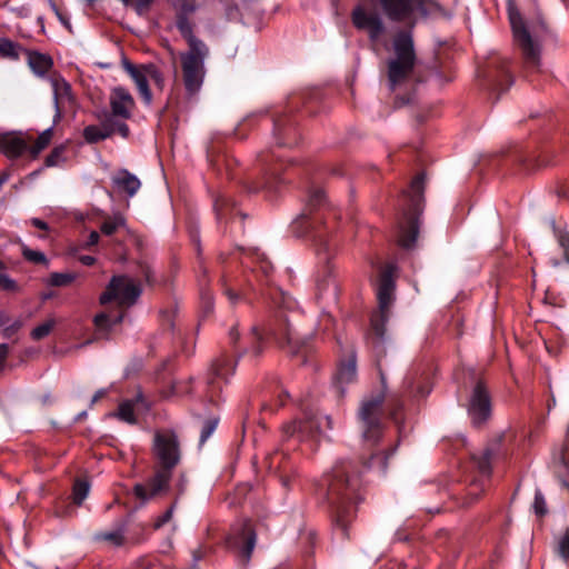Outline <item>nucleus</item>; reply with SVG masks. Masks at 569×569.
I'll list each match as a JSON object with an SVG mask.
<instances>
[{
    "instance_id": "nucleus-48",
    "label": "nucleus",
    "mask_w": 569,
    "mask_h": 569,
    "mask_svg": "<svg viewBox=\"0 0 569 569\" xmlns=\"http://www.w3.org/2000/svg\"><path fill=\"white\" fill-rule=\"evenodd\" d=\"M558 553L565 561H569V530L558 540Z\"/></svg>"
},
{
    "instance_id": "nucleus-26",
    "label": "nucleus",
    "mask_w": 569,
    "mask_h": 569,
    "mask_svg": "<svg viewBox=\"0 0 569 569\" xmlns=\"http://www.w3.org/2000/svg\"><path fill=\"white\" fill-rule=\"evenodd\" d=\"M114 133V128L110 124V120H102L101 126H88L83 129V138L88 143H97Z\"/></svg>"
},
{
    "instance_id": "nucleus-36",
    "label": "nucleus",
    "mask_w": 569,
    "mask_h": 569,
    "mask_svg": "<svg viewBox=\"0 0 569 569\" xmlns=\"http://www.w3.org/2000/svg\"><path fill=\"white\" fill-rule=\"evenodd\" d=\"M97 541L108 542L112 546L120 547L124 543V536L122 530L111 532H98L94 536Z\"/></svg>"
},
{
    "instance_id": "nucleus-23",
    "label": "nucleus",
    "mask_w": 569,
    "mask_h": 569,
    "mask_svg": "<svg viewBox=\"0 0 569 569\" xmlns=\"http://www.w3.org/2000/svg\"><path fill=\"white\" fill-rule=\"evenodd\" d=\"M111 181L119 191L126 192L129 197H133L141 187L140 180L127 169L118 170L111 177Z\"/></svg>"
},
{
    "instance_id": "nucleus-45",
    "label": "nucleus",
    "mask_w": 569,
    "mask_h": 569,
    "mask_svg": "<svg viewBox=\"0 0 569 569\" xmlns=\"http://www.w3.org/2000/svg\"><path fill=\"white\" fill-rule=\"evenodd\" d=\"M556 238L559 247L563 251V259L567 263H569V231L559 230L556 233Z\"/></svg>"
},
{
    "instance_id": "nucleus-20",
    "label": "nucleus",
    "mask_w": 569,
    "mask_h": 569,
    "mask_svg": "<svg viewBox=\"0 0 569 569\" xmlns=\"http://www.w3.org/2000/svg\"><path fill=\"white\" fill-rule=\"evenodd\" d=\"M233 368L234 363L232 359L228 357H221L212 363L208 380L212 397L221 390V381H227V377L233 372Z\"/></svg>"
},
{
    "instance_id": "nucleus-1",
    "label": "nucleus",
    "mask_w": 569,
    "mask_h": 569,
    "mask_svg": "<svg viewBox=\"0 0 569 569\" xmlns=\"http://www.w3.org/2000/svg\"><path fill=\"white\" fill-rule=\"evenodd\" d=\"M152 451L158 463L154 475L146 483H137L133 487L136 498L142 502L152 500L168 491L172 470L180 460L177 435L172 430L157 431L153 437Z\"/></svg>"
},
{
    "instance_id": "nucleus-49",
    "label": "nucleus",
    "mask_w": 569,
    "mask_h": 569,
    "mask_svg": "<svg viewBox=\"0 0 569 569\" xmlns=\"http://www.w3.org/2000/svg\"><path fill=\"white\" fill-rule=\"evenodd\" d=\"M63 153H64V147H62V146L56 147L50 152V154L47 156L46 166L47 167L57 166L61 161Z\"/></svg>"
},
{
    "instance_id": "nucleus-27",
    "label": "nucleus",
    "mask_w": 569,
    "mask_h": 569,
    "mask_svg": "<svg viewBox=\"0 0 569 569\" xmlns=\"http://www.w3.org/2000/svg\"><path fill=\"white\" fill-rule=\"evenodd\" d=\"M177 28L182 36V38L187 41L189 49L188 50H194L198 51L199 48H206L203 41L198 39L193 34V26L184 16H179L177 20Z\"/></svg>"
},
{
    "instance_id": "nucleus-34",
    "label": "nucleus",
    "mask_w": 569,
    "mask_h": 569,
    "mask_svg": "<svg viewBox=\"0 0 569 569\" xmlns=\"http://www.w3.org/2000/svg\"><path fill=\"white\" fill-rule=\"evenodd\" d=\"M52 138V130L51 129H47L44 130L36 140V142L33 143V146H31L30 148L28 147V150L31 154L32 158H37L38 154L48 147V144L50 143V140Z\"/></svg>"
},
{
    "instance_id": "nucleus-53",
    "label": "nucleus",
    "mask_w": 569,
    "mask_h": 569,
    "mask_svg": "<svg viewBox=\"0 0 569 569\" xmlns=\"http://www.w3.org/2000/svg\"><path fill=\"white\" fill-rule=\"evenodd\" d=\"M173 507H174V505H172L162 516L157 518V520L153 523V528L156 530L160 529L163 525H166L171 519L172 512H173Z\"/></svg>"
},
{
    "instance_id": "nucleus-19",
    "label": "nucleus",
    "mask_w": 569,
    "mask_h": 569,
    "mask_svg": "<svg viewBox=\"0 0 569 569\" xmlns=\"http://www.w3.org/2000/svg\"><path fill=\"white\" fill-rule=\"evenodd\" d=\"M508 67L509 60L501 57L493 58L488 64L489 81L500 92L506 91L512 83Z\"/></svg>"
},
{
    "instance_id": "nucleus-62",
    "label": "nucleus",
    "mask_w": 569,
    "mask_h": 569,
    "mask_svg": "<svg viewBox=\"0 0 569 569\" xmlns=\"http://www.w3.org/2000/svg\"><path fill=\"white\" fill-rule=\"evenodd\" d=\"M409 101H410V98L407 96H397L395 99V106L399 108V107L407 104Z\"/></svg>"
},
{
    "instance_id": "nucleus-43",
    "label": "nucleus",
    "mask_w": 569,
    "mask_h": 569,
    "mask_svg": "<svg viewBox=\"0 0 569 569\" xmlns=\"http://www.w3.org/2000/svg\"><path fill=\"white\" fill-rule=\"evenodd\" d=\"M22 256L26 260L33 262V263H38V264H47L48 263V259L43 252L32 250L26 246L22 247Z\"/></svg>"
},
{
    "instance_id": "nucleus-39",
    "label": "nucleus",
    "mask_w": 569,
    "mask_h": 569,
    "mask_svg": "<svg viewBox=\"0 0 569 569\" xmlns=\"http://www.w3.org/2000/svg\"><path fill=\"white\" fill-rule=\"evenodd\" d=\"M0 58L18 59V46L9 39L0 38Z\"/></svg>"
},
{
    "instance_id": "nucleus-12",
    "label": "nucleus",
    "mask_w": 569,
    "mask_h": 569,
    "mask_svg": "<svg viewBox=\"0 0 569 569\" xmlns=\"http://www.w3.org/2000/svg\"><path fill=\"white\" fill-rule=\"evenodd\" d=\"M468 415L476 427L483 425L491 416V396L482 380H478L470 393Z\"/></svg>"
},
{
    "instance_id": "nucleus-9",
    "label": "nucleus",
    "mask_w": 569,
    "mask_h": 569,
    "mask_svg": "<svg viewBox=\"0 0 569 569\" xmlns=\"http://www.w3.org/2000/svg\"><path fill=\"white\" fill-rule=\"evenodd\" d=\"M209 53L208 47L198 51L188 50L180 53L182 81L189 96L196 94L202 86L204 78V59Z\"/></svg>"
},
{
    "instance_id": "nucleus-47",
    "label": "nucleus",
    "mask_w": 569,
    "mask_h": 569,
    "mask_svg": "<svg viewBox=\"0 0 569 569\" xmlns=\"http://www.w3.org/2000/svg\"><path fill=\"white\" fill-rule=\"evenodd\" d=\"M217 425V419H208L204 421L200 433V445H203L208 440V438L214 432Z\"/></svg>"
},
{
    "instance_id": "nucleus-31",
    "label": "nucleus",
    "mask_w": 569,
    "mask_h": 569,
    "mask_svg": "<svg viewBox=\"0 0 569 569\" xmlns=\"http://www.w3.org/2000/svg\"><path fill=\"white\" fill-rule=\"evenodd\" d=\"M56 325L57 320L54 318H48L42 323L33 328V330L30 332V337L34 341L42 340L50 335Z\"/></svg>"
},
{
    "instance_id": "nucleus-56",
    "label": "nucleus",
    "mask_w": 569,
    "mask_h": 569,
    "mask_svg": "<svg viewBox=\"0 0 569 569\" xmlns=\"http://www.w3.org/2000/svg\"><path fill=\"white\" fill-rule=\"evenodd\" d=\"M141 273L143 274L144 280H146V282L148 284L152 286L154 283L153 271L150 268V266L142 264L141 266Z\"/></svg>"
},
{
    "instance_id": "nucleus-35",
    "label": "nucleus",
    "mask_w": 569,
    "mask_h": 569,
    "mask_svg": "<svg viewBox=\"0 0 569 569\" xmlns=\"http://www.w3.org/2000/svg\"><path fill=\"white\" fill-rule=\"evenodd\" d=\"M90 486L86 480L77 479L72 489V501L80 506L89 493Z\"/></svg>"
},
{
    "instance_id": "nucleus-17",
    "label": "nucleus",
    "mask_w": 569,
    "mask_h": 569,
    "mask_svg": "<svg viewBox=\"0 0 569 569\" xmlns=\"http://www.w3.org/2000/svg\"><path fill=\"white\" fill-rule=\"evenodd\" d=\"M53 89V101L56 108L54 121L62 118L64 110L72 107L74 98L71 92V86L59 74H53L50 78Z\"/></svg>"
},
{
    "instance_id": "nucleus-21",
    "label": "nucleus",
    "mask_w": 569,
    "mask_h": 569,
    "mask_svg": "<svg viewBox=\"0 0 569 569\" xmlns=\"http://www.w3.org/2000/svg\"><path fill=\"white\" fill-rule=\"evenodd\" d=\"M28 150V141L21 133H3L0 136V151L8 158H18Z\"/></svg>"
},
{
    "instance_id": "nucleus-7",
    "label": "nucleus",
    "mask_w": 569,
    "mask_h": 569,
    "mask_svg": "<svg viewBox=\"0 0 569 569\" xmlns=\"http://www.w3.org/2000/svg\"><path fill=\"white\" fill-rule=\"evenodd\" d=\"M425 174L417 176L409 190L410 211L406 213V224L401 226L398 242L402 248L410 249L418 237V213L422 210Z\"/></svg>"
},
{
    "instance_id": "nucleus-63",
    "label": "nucleus",
    "mask_w": 569,
    "mask_h": 569,
    "mask_svg": "<svg viewBox=\"0 0 569 569\" xmlns=\"http://www.w3.org/2000/svg\"><path fill=\"white\" fill-rule=\"evenodd\" d=\"M107 395L106 389H99L91 399V405H94L97 401L102 399Z\"/></svg>"
},
{
    "instance_id": "nucleus-37",
    "label": "nucleus",
    "mask_w": 569,
    "mask_h": 569,
    "mask_svg": "<svg viewBox=\"0 0 569 569\" xmlns=\"http://www.w3.org/2000/svg\"><path fill=\"white\" fill-rule=\"evenodd\" d=\"M552 463L558 475H561L568 468L569 458L567 457L566 446L562 445L557 451H555Z\"/></svg>"
},
{
    "instance_id": "nucleus-60",
    "label": "nucleus",
    "mask_w": 569,
    "mask_h": 569,
    "mask_svg": "<svg viewBox=\"0 0 569 569\" xmlns=\"http://www.w3.org/2000/svg\"><path fill=\"white\" fill-rule=\"evenodd\" d=\"M9 352V347L6 343L0 345V368L2 367L4 360L7 359Z\"/></svg>"
},
{
    "instance_id": "nucleus-14",
    "label": "nucleus",
    "mask_w": 569,
    "mask_h": 569,
    "mask_svg": "<svg viewBox=\"0 0 569 569\" xmlns=\"http://www.w3.org/2000/svg\"><path fill=\"white\" fill-rule=\"evenodd\" d=\"M298 317L296 312L289 317L283 311H279L276 316L277 326L272 329V335L289 346L298 347L302 345L303 336L295 327V321Z\"/></svg>"
},
{
    "instance_id": "nucleus-55",
    "label": "nucleus",
    "mask_w": 569,
    "mask_h": 569,
    "mask_svg": "<svg viewBox=\"0 0 569 569\" xmlns=\"http://www.w3.org/2000/svg\"><path fill=\"white\" fill-rule=\"evenodd\" d=\"M153 0H134L133 7L139 14L148 11Z\"/></svg>"
},
{
    "instance_id": "nucleus-38",
    "label": "nucleus",
    "mask_w": 569,
    "mask_h": 569,
    "mask_svg": "<svg viewBox=\"0 0 569 569\" xmlns=\"http://www.w3.org/2000/svg\"><path fill=\"white\" fill-rule=\"evenodd\" d=\"M76 279L74 273L66 272H53L50 274L48 279V284L53 287H66L69 286L71 282H73Z\"/></svg>"
},
{
    "instance_id": "nucleus-6",
    "label": "nucleus",
    "mask_w": 569,
    "mask_h": 569,
    "mask_svg": "<svg viewBox=\"0 0 569 569\" xmlns=\"http://www.w3.org/2000/svg\"><path fill=\"white\" fill-rule=\"evenodd\" d=\"M393 270L392 264H387L381 269L379 274L377 287L379 310L371 316V330L379 339H382L385 336L389 310L393 301Z\"/></svg>"
},
{
    "instance_id": "nucleus-46",
    "label": "nucleus",
    "mask_w": 569,
    "mask_h": 569,
    "mask_svg": "<svg viewBox=\"0 0 569 569\" xmlns=\"http://www.w3.org/2000/svg\"><path fill=\"white\" fill-rule=\"evenodd\" d=\"M147 74L149 80H151L160 90L163 89L164 78L153 64L147 66Z\"/></svg>"
},
{
    "instance_id": "nucleus-15",
    "label": "nucleus",
    "mask_w": 569,
    "mask_h": 569,
    "mask_svg": "<svg viewBox=\"0 0 569 569\" xmlns=\"http://www.w3.org/2000/svg\"><path fill=\"white\" fill-rule=\"evenodd\" d=\"M257 530L250 520H246L230 538V545L238 549L242 560L248 562L256 546Z\"/></svg>"
},
{
    "instance_id": "nucleus-33",
    "label": "nucleus",
    "mask_w": 569,
    "mask_h": 569,
    "mask_svg": "<svg viewBox=\"0 0 569 569\" xmlns=\"http://www.w3.org/2000/svg\"><path fill=\"white\" fill-rule=\"evenodd\" d=\"M284 456L281 452H274L268 458L269 469L274 472H280V479L283 486H288V479L284 472L287 471V467L282 466V459Z\"/></svg>"
},
{
    "instance_id": "nucleus-44",
    "label": "nucleus",
    "mask_w": 569,
    "mask_h": 569,
    "mask_svg": "<svg viewBox=\"0 0 569 569\" xmlns=\"http://www.w3.org/2000/svg\"><path fill=\"white\" fill-rule=\"evenodd\" d=\"M325 200H326V197L321 189L317 188V189L311 190V192L309 194V199H308V204H307L308 209L310 211L317 209L322 203H325Z\"/></svg>"
},
{
    "instance_id": "nucleus-61",
    "label": "nucleus",
    "mask_w": 569,
    "mask_h": 569,
    "mask_svg": "<svg viewBox=\"0 0 569 569\" xmlns=\"http://www.w3.org/2000/svg\"><path fill=\"white\" fill-rule=\"evenodd\" d=\"M202 301L204 303V307H206L207 311H211V309H212V297L208 292L202 293Z\"/></svg>"
},
{
    "instance_id": "nucleus-4",
    "label": "nucleus",
    "mask_w": 569,
    "mask_h": 569,
    "mask_svg": "<svg viewBox=\"0 0 569 569\" xmlns=\"http://www.w3.org/2000/svg\"><path fill=\"white\" fill-rule=\"evenodd\" d=\"M381 8L386 17L395 22L408 23L409 30L417 23L416 14L422 18L439 11L437 2L431 0H372Z\"/></svg>"
},
{
    "instance_id": "nucleus-54",
    "label": "nucleus",
    "mask_w": 569,
    "mask_h": 569,
    "mask_svg": "<svg viewBox=\"0 0 569 569\" xmlns=\"http://www.w3.org/2000/svg\"><path fill=\"white\" fill-rule=\"evenodd\" d=\"M326 272H327L326 277L318 281V288L320 291H326L331 283L335 284V281L331 277L332 271L329 267L327 268Z\"/></svg>"
},
{
    "instance_id": "nucleus-50",
    "label": "nucleus",
    "mask_w": 569,
    "mask_h": 569,
    "mask_svg": "<svg viewBox=\"0 0 569 569\" xmlns=\"http://www.w3.org/2000/svg\"><path fill=\"white\" fill-rule=\"evenodd\" d=\"M533 509L536 515L542 517L547 513V506L543 495L540 491H536Z\"/></svg>"
},
{
    "instance_id": "nucleus-40",
    "label": "nucleus",
    "mask_w": 569,
    "mask_h": 569,
    "mask_svg": "<svg viewBox=\"0 0 569 569\" xmlns=\"http://www.w3.org/2000/svg\"><path fill=\"white\" fill-rule=\"evenodd\" d=\"M391 453H392V451H390V452L383 451V452H379V453H372L368 461H363V467L371 468V467L376 466V463H377L379 466L380 470L382 472H385L387 469L388 458Z\"/></svg>"
},
{
    "instance_id": "nucleus-16",
    "label": "nucleus",
    "mask_w": 569,
    "mask_h": 569,
    "mask_svg": "<svg viewBox=\"0 0 569 569\" xmlns=\"http://www.w3.org/2000/svg\"><path fill=\"white\" fill-rule=\"evenodd\" d=\"M109 104L111 108V116L122 120L130 119L136 107V102L131 93L122 88L114 87L109 96Z\"/></svg>"
},
{
    "instance_id": "nucleus-57",
    "label": "nucleus",
    "mask_w": 569,
    "mask_h": 569,
    "mask_svg": "<svg viewBox=\"0 0 569 569\" xmlns=\"http://www.w3.org/2000/svg\"><path fill=\"white\" fill-rule=\"evenodd\" d=\"M224 293L228 297L231 305H236L237 301L239 300V295L230 288H226Z\"/></svg>"
},
{
    "instance_id": "nucleus-2",
    "label": "nucleus",
    "mask_w": 569,
    "mask_h": 569,
    "mask_svg": "<svg viewBox=\"0 0 569 569\" xmlns=\"http://www.w3.org/2000/svg\"><path fill=\"white\" fill-rule=\"evenodd\" d=\"M350 462H340L333 467L327 478V497L335 508V522L342 536L347 535V525L355 516L353 499L359 488L358 478L351 476Z\"/></svg>"
},
{
    "instance_id": "nucleus-64",
    "label": "nucleus",
    "mask_w": 569,
    "mask_h": 569,
    "mask_svg": "<svg viewBox=\"0 0 569 569\" xmlns=\"http://www.w3.org/2000/svg\"><path fill=\"white\" fill-rule=\"evenodd\" d=\"M80 261H81L84 266H92V264H94L96 259H94V257H92V256H81V257H80Z\"/></svg>"
},
{
    "instance_id": "nucleus-29",
    "label": "nucleus",
    "mask_w": 569,
    "mask_h": 569,
    "mask_svg": "<svg viewBox=\"0 0 569 569\" xmlns=\"http://www.w3.org/2000/svg\"><path fill=\"white\" fill-rule=\"evenodd\" d=\"M28 63L34 73L43 76L52 67V59L43 53L30 52Z\"/></svg>"
},
{
    "instance_id": "nucleus-3",
    "label": "nucleus",
    "mask_w": 569,
    "mask_h": 569,
    "mask_svg": "<svg viewBox=\"0 0 569 569\" xmlns=\"http://www.w3.org/2000/svg\"><path fill=\"white\" fill-rule=\"evenodd\" d=\"M395 57L387 62V78L390 91L407 87L416 66V51L412 31L400 30L393 37Z\"/></svg>"
},
{
    "instance_id": "nucleus-28",
    "label": "nucleus",
    "mask_w": 569,
    "mask_h": 569,
    "mask_svg": "<svg viewBox=\"0 0 569 569\" xmlns=\"http://www.w3.org/2000/svg\"><path fill=\"white\" fill-rule=\"evenodd\" d=\"M122 319H123V313H121V312H118V313H111V312L98 313L93 318V323H94L97 333L100 335V336H106L111 330V328L114 325L120 323L122 321Z\"/></svg>"
},
{
    "instance_id": "nucleus-58",
    "label": "nucleus",
    "mask_w": 569,
    "mask_h": 569,
    "mask_svg": "<svg viewBox=\"0 0 569 569\" xmlns=\"http://www.w3.org/2000/svg\"><path fill=\"white\" fill-rule=\"evenodd\" d=\"M30 223H31L33 227H36V228H38V229H40V230H48V228H49V227H48V224H47V222H44L43 220H41V219H39V218H32V219L30 220Z\"/></svg>"
},
{
    "instance_id": "nucleus-18",
    "label": "nucleus",
    "mask_w": 569,
    "mask_h": 569,
    "mask_svg": "<svg viewBox=\"0 0 569 569\" xmlns=\"http://www.w3.org/2000/svg\"><path fill=\"white\" fill-rule=\"evenodd\" d=\"M150 402L141 391H138L133 399L123 400L119 403L118 411L114 413L121 421L130 425L137 423V413L149 411Z\"/></svg>"
},
{
    "instance_id": "nucleus-24",
    "label": "nucleus",
    "mask_w": 569,
    "mask_h": 569,
    "mask_svg": "<svg viewBox=\"0 0 569 569\" xmlns=\"http://www.w3.org/2000/svg\"><path fill=\"white\" fill-rule=\"evenodd\" d=\"M357 377V365L356 355L353 350H350L346 359L341 360L335 376L336 382L339 385H348L356 380Z\"/></svg>"
},
{
    "instance_id": "nucleus-10",
    "label": "nucleus",
    "mask_w": 569,
    "mask_h": 569,
    "mask_svg": "<svg viewBox=\"0 0 569 569\" xmlns=\"http://www.w3.org/2000/svg\"><path fill=\"white\" fill-rule=\"evenodd\" d=\"M382 405L383 396L377 395L365 399L359 408L363 439L372 446L378 443L382 433Z\"/></svg>"
},
{
    "instance_id": "nucleus-11",
    "label": "nucleus",
    "mask_w": 569,
    "mask_h": 569,
    "mask_svg": "<svg viewBox=\"0 0 569 569\" xmlns=\"http://www.w3.org/2000/svg\"><path fill=\"white\" fill-rule=\"evenodd\" d=\"M142 290L139 283L128 276H114L100 296V303L106 305L112 300L120 307H131L140 297Z\"/></svg>"
},
{
    "instance_id": "nucleus-59",
    "label": "nucleus",
    "mask_w": 569,
    "mask_h": 569,
    "mask_svg": "<svg viewBox=\"0 0 569 569\" xmlns=\"http://www.w3.org/2000/svg\"><path fill=\"white\" fill-rule=\"evenodd\" d=\"M100 236L97 231H91L88 238L87 247L96 246L99 242Z\"/></svg>"
},
{
    "instance_id": "nucleus-13",
    "label": "nucleus",
    "mask_w": 569,
    "mask_h": 569,
    "mask_svg": "<svg viewBox=\"0 0 569 569\" xmlns=\"http://www.w3.org/2000/svg\"><path fill=\"white\" fill-rule=\"evenodd\" d=\"M352 22L357 29L366 30L372 41H377L386 31L382 18L360 6L352 11Z\"/></svg>"
},
{
    "instance_id": "nucleus-30",
    "label": "nucleus",
    "mask_w": 569,
    "mask_h": 569,
    "mask_svg": "<svg viewBox=\"0 0 569 569\" xmlns=\"http://www.w3.org/2000/svg\"><path fill=\"white\" fill-rule=\"evenodd\" d=\"M213 208L216 211V216L218 220H221L229 213L231 214L234 211V203L233 201L226 197V196H219L214 199Z\"/></svg>"
},
{
    "instance_id": "nucleus-8",
    "label": "nucleus",
    "mask_w": 569,
    "mask_h": 569,
    "mask_svg": "<svg viewBox=\"0 0 569 569\" xmlns=\"http://www.w3.org/2000/svg\"><path fill=\"white\" fill-rule=\"evenodd\" d=\"M332 429V420L329 416H319L312 411H305L302 419H295L282 426L281 432L284 440L297 438L305 440L325 435Z\"/></svg>"
},
{
    "instance_id": "nucleus-51",
    "label": "nucleus",
    "mask_w": 569,
    "mask_h": 569,
    "mask_svg": "<svg viewBox=\"0 0 569 569\" xmlns=\"http://www.w3.org/2000/svg\"><path fill=\"white\" fill-rule=\"evenodd\" d=\"M491 451L486 450L483 455L478 460V468L481 473L489 475L491 471L490 460H491Z\"/></svg>"
},
{
    "instance_id": "nucleus-41",
    "label": "nucleus",
    "mask_w": 569,
    "mask_h": 569,
    "mask_svg": "<svg viewBox=\"0 0 569 569\" xmlns=\"http://www.w3.org/2000/svg\"><path fill=\"white\" fill-rule=\"evenodd\" d=\"M4 263L0 261V290L18 292L20 290L17 282L7 276L4 272Z\"/></svg>"
},
{
    "instance_id": "nucleus-5",
    "label": "nucleus",
    "mask_w": 569,
    "mask_h": 569,
    "mask_svg": "<svg viewBox=\"0 0 569 569\" xmlns=\"http://www.w3.org/2000/svg\"><path fill=\"white\" fill-rule=\"evenodd\" d=\"M509 20L513 43L521 53L525 68L530 71H539L541 60L540 43L532 38L519 11L513 7L509 8Z\"/></svg>"
},
{
    "instance_id": "nucleus-42",
    "label": "nucleus",
    "mask_w": 569,
    "mask_h": 569,
    "mask_svg": "<svg viewBox=\"0 0 569 569\" xmlns=\"http://www.w3.org/2000/svg\"><path fill=\"white\" fill-rule=\"evenodd\" d=\"M251 335H252L253 343H252V347L250 348L249 352L252 356L258 357L261 355V352L263 350V336H262V332L260 331V329L256 326L252 327Z\"/></svg>"
},
{
    "instance_id": "nucleus-52",
    "label": "nucleus",
    "mask_w": 569,
    "mask_h": 569,
    "mask_svg": "<svg viewBox=\"0 0 569 569\" xmlns=\"http://www.w3.org/2000/svg\"><path fill=\"white\" fill-rule=\"evenodd\" d=\"M106 120H110V124L114 128V132H119L123 138L129 136V127L124 122L113 120V117H106Z\"/></svg>"
},
{
    "instance_id": "nucleus-22",
    "label": "nucleus",
    "mask_w": 569,
    "mask_h": 569,
    "mask_svg": "<svg viewBox=\"0 0 569 569\" xmlns=\"http://www.w3.org/2000/svg\"><path fill=\"white\" fill-rule=\"evenodd\" d=\"M124 68L127 72L130 74L132 80L134 81L138 91L143 99L146 104H150L152 102V94L149 89V78L147 74V66L143 68H137L136 66L131 64L130 62H124Z\"/></svg>"
},
{
    "instance_id": "nucleus-25",
    "label": "nucleus",
    "mask_w": 569,
    "mask_h": 569,
    "mask_svg": "<svg viewBox=\"0 0 569 569\" xmlns=\"http://www.w3.org/2000/svg\"><path fill=\"white\" fill-rule=\"evenodd\" d=\"M299 224H308L312 227L315 230V241L318 246L322 247L323 250H327V237L329 233V228L327 227V222L322 221V218L317 216L312 219H309L306 213H302L301 217L296 221Z\"/></svg>"
},
{
    "instance_id": "nucleus-32",
    "label": "nucleus",
    "mask_w": 569,
    "mask_h": 569,
    "mask_svg": "<svg viewBox=\"0 0 569 569\" xmlns=\"http://www.w3.org/2000/svg\"><path fill=\"white\" fill-rule=\"evenodd\" d=\"M126 226V219L122 214L117 213L111 218L106 219L101 224V232L106 236L113 234L119 228Z\"/></svg>"
}]
</instances>
